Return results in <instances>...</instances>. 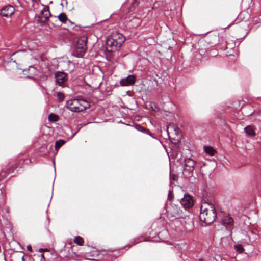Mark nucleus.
<instances>
[{
    "label": "nucleus",
    "instance_id": "nucleus-1",
    "mask_svg": "<svg viewBox=\"0 0 261 261\" xmlns=\"http://www.w3.org/2000/svg\"><path fill=\"white\" fill-rule=\"evenodd\" d=\"M217 217L216 210L211 201L202 202L200 207L199 218L205 225H210Z\"/></svg>",
    "mask_w": 261,
    "mask_h": 261
},
{
    "label": "nucleus",
    "instance_id": "nucleus-2",
    "mask_svg": "<svg viewBox=\"0 0 261 261\" xmlns=\"http://www.w3.org/2000/svg\"><path fill=\"white\" fill-rule=\"evenodd\" d=\"M125 41V36L118 32H113L107 38V48L109 51H114L119 48Z\"/></svg>",
    "mask_w": 261,
    "mask_h": 261
},
{
    "label": "nucleus",
    "instance_id": "nucleus-3",
    "mask_svg": "<svg viewBox=\"0 0 261 261\" xmlns=\"http://www.w3.org/2000/svg\"><path fill=\"white\" fill-rule=\"evenodd\" d=\"M167 216L170 220L182 217V212L180 207L175 204H170L166 206Z\"/></svg>",
    "mask_w": 261,
    "mask_h": 261
},
{
    "label": "nucleus",
    "instance_id": "nucleus-4",
    "mask_svg": "<svg viewBox=\"0 0 261 261\" xmlns=\"http://www.w3.org/2000/svg\"><path fill=\"white\" fill-rule=\"evenodd\" d=\"M87 38L85 36H81L77 41V44L74 52V55L78 58L82 57L87 50Z\"/></svg>",
    "mask_w": 261,
    "mask_h": 261
},
{
    "label": "nucleus",
    "instance_id": "nucleus-5",
    "mask_svg": "<svg viewBox=\"0 0 261 261\" xmlns=\"http://www.w3.org/2000/svg\"><path fill=\"white\" fill-rule=\"evenodd\" d=\"M184 172L189 174L192 173L194 170L196 161L191 157L186 158L184 161Z\"/></svg>",
    "mask_w": 261,
    "mask_h": 261
},
{
    "label": "nucleus",
    "instance_id": "nucleus-6",
    "mask_svg": "<svg viewBox=\"0 0 261 261\" xmlns=\"http://www.w3.org/2000/svg\"><path fill=\"white\" fill-rule=\"evenodd\" d=\"M79 105L78 99H70L66 101V108L72 112H79Z\"/></svg>",
    "mask_w": 261,
    "mask_h": 261
},
{
    "label": "nucleus",
    "instance_id": "nucleus-7",
    "mask_svg": "<svg viewBox=\"0 0 261 261\" xmlns=\"http://www.w3.org/2000/svg\"><path fill=\"white\" fill-rule=\"evenodd\" d=\"M15 12V8L11 5H8L2 8L0 10V15L8 17L11 16Z\"/></svg>",
    "mask_w": 261,
    "mask_h": 261
},
{
    "label": "nucleus",
    "instance_id": "nucleus-8",
    "mask_svg": "<svg viewBox=\"0 0 261 261\" xmlns=\"http://www.w3.org/2000/svg\"><path fill=\"white\" fill-rule=\"evenodd\" d=\"M180 203L185 209H188L193 205L192 197L189 195H186L180 200Z\"/></svg>",
    "mask_w": 261,
    "mask_h": 261
},
{
    "label": "nucleus",
    "instance_id": "nucleus-9",
    "mask_svg": "<svg viewBox=\"0 0 261 261\" xmlns=\"http://www.w3.org/2000/svg\"><path fill=\"white\" fill-rule=\"evenodd\" d=\"M41 16L39 17L38 21L42 23H44L51 16V14L49 12V7L46 6L41 11Z\"/></svg>",
    "mask_w": 261,
    "mask_h": 261
},
{
    "label": "nucleus",
    "instance_id": "nucleus-10",
    "mask_svg": "<svg viewBox=\"0 0 261 261\" xmlns=\"http://www.w3.org/2000/svg\"><path fill=\"white\" fill-rule=\"evenodd\" d=\"M136 77L134 75H128L127 77L122 79L120 81V85L122 86H128L133 85L135 82Z\"/></svg>",
    "mask_w": 261,
    "mask_h": 261
},
{
    "label": "nucleus",
    "instance_id": "nucleus-11",
    "mask_svg": "<svg viewBox=\"0 0 261 261\" xmlns=\"http://www.w3.org/2000/svg\"><path fill=\"white\" fill-rule=\"evenodd\" d=\"M55 77L57 83L60 86H62L67 80V75L63 72H57L56 74Z\"/></svg>",
    "mask_w": 261,
    "mask_h": 261
},
{
    "label": "nucleus",
    "instance_id": "nucleus-12",
    "mask_svg": "<svg viewBox=\"0 0 261 261\" xmlns=\"http://www.w3.org/2000/svg\"><path fill=\"white\" fill-rule=\"evenodd\" d=\"M256 127L253 125H248L246 127V136L251 138L256 136Z\"/></svg>",
    "mask_w": 261,
    "mask_h": 261
},
{
    "label": "nucleus",
    "instance_id": "nucleus-13",
    "mask_svg": "<svg viewBox=\"0 0 261 261\" xmlns=\"http://www.w3.org/2000/svg\"><path fill=\"white\" fill-rule=\"evenodd\" d=\"M79 105V112H82L88 109L90 107V103L87 100L83 99H78Z\"/></svg>",
    "mask_w": 261,
    "mask_h": 261
},
{
    "label": "nucleus",
    "instance_id": "nucleus-14",
    "mask_svg": "<svg viewBox=\"0 0 261 261\" xmlns=\"http://www.w3.org/2000/svg\"><path fill=\"white\" fill-rule=\"evenodd\" d=\"M222 223L225 226H231L233 225V220L229 216H226L223 218Z\"/></svg>",
    "mask_w": 261,
    "mask_h": 261
},
{
    "label": "nucleus",
    "instance_id": "nucleus-15",
    "mask_svg": "<svg viewBox=\"0 0 261 261\" xmlns=\"http://www.w3.org/2000/svg\"><path fill=\"white\" fill-rule=\"evenodd\" d=\"M205 152L211 156H213L216 152L215 150L211 146H205L204 147Z\"/></svg>",
    "mask_w": 261,
    "mask_h": 261
},
{
    "label": "nucleus",
    "instance_id": "nucleus-16",
    "mask_svg": "<svg viewBox=\"0 0 261 261\" xmlns=\"http://www.w3.org/2000/svg\"><path fill=\"white\" fill-rule=\"evenodd\" d=\"M135 128L138 131L144 133L145 134H149V130L146 128L141 126L140 124H136L135 125Z\"/></svg>",
    "mask_w": 261,
    "mask_h": 261
},
{
    "label": "nucleus",
    "instance_id": "nucleus-17",
    "mask_svg": "<svg viewBox=\"0 0 261 261\" xmlns=\"http://www.w3.org/2000/svg\"><path fill=\"white\" fill-rule=\"evenodd\" d=\"M59 120V116L55 114L51 113L48 116V120L51 122H55L58 121Z\"/></svg>",
    "mask_w": 261,
    "mask_h": 261
},
{
    "label": "nucleus",
    "instance_id": "nucleus-18",
    "mask_svg": "<svg viewBox=\"0 0 261 261\" xmlns=\"http://www.w3.org/2000/svg\"><path fill=\"white\" fill-rule=\"evenodd\" d=\"M58 17L59 20L63 23H65V22L68 20V18H67L66 14L64 13H61Z\"/></svg>",
    "mask_w": 261,
    "mask_h": 261
},
{
    "label": "nucleus",
    "instance_id": "nucleus-19",
    "mask_svg": "<svg viewBox=\"0 0 261 261\" xmlns=\"http://www.w3.org/2000/svg\"><path fill=\"white\" fill-rule=\"evenodd\" d=\"M74 243L80 246H82L84 244V240L82 237L77 236L75 237Z\"/></svg>",
    "mask_w": 261,
    "mask_h": 261
},
{
    "label": "nucleus",
    "instance_id": "nucleus-20",
    "mask_svg": "<svg viewBox=\"0 0 261 261\" xmlns=\"http://www.w3.org/2000/svg\"><path fill=\"white\" fill-rule=\"evenodd\" d=\"M65 143V141L63 140L57 141L55 143V149L57 150Z\"/></svg>",
    "mask_w": 261,
    "mask_h": 261
},
{
    "label": "nucleus",
    "instance_id": "nucleus-21",
    "mask_svg": "<svg viewBox=\"0 0 261 261\" xmlns=\"http://www.w3.org/2000/svg\"><path fill=\"white\" fill-rule=\"evenodd\" d=\"M234 247L236 251L239 253H242L244 251L243 247L241 245H236Z\"/></svg>",
    "mask_w": 261,
    "mask_h": 261
},
{
    "label": "nucleus",
    "instance_id": "nucleus-22",
    "mask_svg": "<svg viewBox=\"0 0 261 261\" xmlns=\"http://www.w3.org/2000/svg\"><path fill=\"white\" fill-rule=\"evenodd\" d=\"M57 97L59 101H62L65 98V96L63 93L58 92L57 94Z\"/></svg>",
    "mask_w": 261,
    "mask_h": 261
},
{
    "label": "nucleus",
    "instance_id": "nucleus-23",
    "mask_svg": "<svg viewBox=\"0 0 261 261\" xmlns=\"http://www.w3.org/2000/svg\"><path fill=\"white\" fill-rule=\"evenodd\" d=\"M173 197V194L172 192L170 191L168 193V199L171 200H172Z\"/></svg>",
    "mask_w": 261,
    "mask_h": 261
},
{
    "label": "nucleus",
    "instance_id": "nucleus-24",
    "mask_svg": "<svg viewBox=\"0 0 261 261\" xmlns=\"http://www.w3.org/2000/svg\"><path fill=\"white\" fill-rule=\"evenodd\" d=\"M132 22L136 21L138 24L140 23V20L137 18H134L132 20Z\"/></svg>",
    "mask_w": 261,
    "mask_h": 261
},
{
    "label": "nucleus",
    "instance_id": "nucleus-25",
    "mask_svg": "<svg viewBox=\"0 0 261 261\" xmlns=\"http://www.w3.org/2000/svg\"><path fill=\"white\" fill-rule=\"evenodd\" d=\"M27 250L30 251V252H32V247L30 245H28L27 247Z\"/></svg>",
    "mask_w": 261,
    "mask_h": 261
},
{
    "label": "nucleus",
    "instance_id": "nucleus-26",
    "mask_svg": "<svg viewBox=\"0 0 261 261\" xmlns=\"http://www.w3.org/2000/svg\"><path fill=\"white\" fill-rule=\"evenodd\" d=\"M5 210L6 211V212L7 213H9L10 212V209L9 207L7 206L5 208Z\"/></svg>",
    "mask_w": 261,
    "mask_h": 261
},
{
    "label": "nucleus",
    "instance_id": "nucleus-27",
    "mask_svg": "<svg viewBox=\"0 0 261 261\" xmlns=\"http://www.w3.org/2000/svg\"><path fill=\"white\" fill-rule=\"evenodd\" d=\"M199 261H204V260L202 258H199Z\"/></svg>",
    "mask_w": 261,
    "mask_h": 261
},
{
    "label": "nucleus",
    "instance_id": "nucleus-28",
    "mask_svg": "<svg viewBox=\"0 0 261 261\" xmlns=\"http://www.w3.org/2000/svg\"><path fill=\"white\" fill-rule=\"evenodd\" d=\"M252 113H250L249 114H248V115H251Z\"/></svg>",
    "mask_w": 261,
    "mask_h": 261
},
{
    "label": "nucleus",
    "instance_id": "nucleus-29",
    "mask_svg": "<svg viewBox=\"0 0 261 261\" xmlns=\"http://www.w3.org/2000/svg\"><path fill=\"white\" fill-rule=\"evenodd\" d=\"M21 258H22V259H23V256H22L21 257Z\"/></svg>",
    "mask_w": 261,
    "mask_h": 261
}]
</instances>
